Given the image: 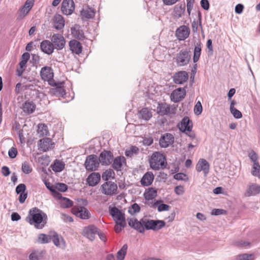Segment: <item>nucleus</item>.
Segmentation results:
<instances>
[{
    "label": "nucleus",
    "instance_id": "nucleus-47",
    "mask_svg": "<svg viewBox=\"0 0 260 260\" xmlns=\"http://www.w3.org/2000/svg\"><path fill=\"white\" fill-rule=\"evenodd\" d=\"M22 171L26 174H29L32 171V169L27 162H24L22 164Z\"/></svg>",
    "mask_w": 260,
    "mask_h": 260
},
{
    "label": "nucleus",
    "instance_id": "nucleus-28",
    "mask_svg": "<svg viewBox=\"0 0 260 260\" xmlns=\"http://www.w3.org/2000/svg\"><path fill=\"white\" fill-rule=\"evenodd\" d=\"M69 46L73 53L79 54L82 50L81 44L76 40H72L69 42Z\"/></svg>",
    "mask_w": 260,
    "mask_h": 260
},
{
    "label": "nucleus",
    "instance_id": "nucleus-8",
    "mask_svg": "<svg viewBox=\"0 0 260 260\" xmlns=\"http://www.w3.org/2000/svg\"><path fill=\"white\" fill-rule=\"evenodd\" d=\"M102 192L107 196H113L117 193V185L112 181H107L103 183L102 186Z\"/></svg>",
    "mask_w": 260,
    "mask_h": 260
},
{
    "label": "nucleus",
    "instance_id": "nucleus-11",
    "mask_svg": "<svg viewBox=\"0 0 260 260\" xmlns=\"http://www.w3.org/2000/svg\"><path fill=\"white\" fill-rule=\"evenodd\" d=\"M61 10L63 14L71 15L75 10V3L73 0H63Z\"/></svg>",
    "mask_w": 260,
    "mask_h": 260
},
{
    "label": "nucleus",
    "instance_id": "nucleus-29",
    "mask_svg": "<svg viewBox=\"0 0 260 260\" xmlns=\"http://www.w3.org/2000/svg\"><path fill=\"white\" fill-rule=\"evenodd\" d=\"M94 10L88 6H84L80 13V16L82 19L91 18L94 17Z\"/></svg>",
    "mask_w": 260,
    "mask_h": 260
},
{
    "label": "nucleus",
    "instance_id": "nucleus-5",
    "mask_svg": "<svg viewBox=\"0 0 260 260\" xmlns=\"http://www.w3.org/2000/svg\"><path fill=\"white\" fill-rule=\"evenodd\" d=\"M109 212L117 224L121 227H125L126 222L124 214L116 207H109Z\"/></svg>",
    "mask_w": 260,
    "mask_h": 260
},
{
    "label": "nucleus",
    "instance_id": "nucleus-3",
    "mask_svg": "<svg viewBox=\"0 0 260 260\" xmlns=\"http://www.w3.org/2000/svg\"><path fill=\"white\" fill-rule=\"evenodd\" d=\"M150 168L154 170H159L166 168L167 161L165 156L159 152L152 153L149 160Z\"/></svg>",
    "mask_w": 260,
    "mask_h": 260
},
{
    "label": "nucleus",
    "instance_id": "nucleus-23",
    "mask_svg": "<svg viewBox=\"0 0 260 260\" xmlns=\"http://www.w3.org/2000/svg\"><path fill=\"white\" fill-rule=\"evenodd\" d=\"M174 137L170 133H166L162 136L159 139V145L161 147L166 148L174 142Z\"/></svg>",
    "mask_w": 260,
    "mask_h": 260
},
{
    "label": "nucleus",
    "instance_id": "nucleus-36",
    "mask_svg": "<svg viewBox=\"0 0 260 260\" xmlns=\"http://www.w3.org/2000/svg\"><path fill=\"white\" fill-rule=\"evenodd\" d=\"M201 42H199L196 44L194 49L193 57V60L194 62H196L199 60L201 55Z\"/></svg>",
    "mask_w": 260,
    "mask_h": 260
},
{
    "label": "nucleus",
    "instance_id": "nucleus-24",
    "mask_svg": "<svg viewBox=\"0 0 260 260\" xmlns=\"http://www.w3.org/2000/svg\"><path fill=\"white\" fill-rule=\"evenodd\" d=\"M101 180V175L98 172H93L89 174L86 179V182L90 186L97 185Z\"/></svg>",
    "mask_w": 260,
    "mask_h": 260
},
{
    "label": "nucleus",
    "instance_id": "nucleus-30",
    "mask_svg": "<svg viewBox=\"0 0 260 260\" xmlns=\"http://www.w3.org/2000/svg\"><path fill=\"white\" fill-rule=\"evenodd\" d=\"M154 180V175L151 172L146 173L141 180V183L144 186L151 185Z\"/></svg>",
    "mask_w": 260,
    "mask_h": 260
},
{
    "label": "nucleus",
    "instance_id": "nucleus-16",
    "mask_svg": "<svg viewBox=\"0 0 260 260\" xmlns=\"http://www.w3.org/2000/svg\"><path fill=\"white\" fill-rule=\"evenodd\" d=\"M39 149L46 152L54 147V143L50 138H46L40 139L38 142Z\"/></svg>",
    "mask_w": 260,
    "mask_h": 260
},
{
    "label": "nucleus",
    "instance_id": "nucleus-22",
    "mask_svg": "<svg viewBox=\"0 0 260 260\" xmlns=\"http://www.w3.org/2000/svg\"><path fill=\"white\" fill-rule=\"evenodd\" d=\"M173 78V81L176 84H182L187 81L188 74L186 71H179L174 74Z\"/></svg>",
    "mask_w": 260,
    "mask_h": 260
},
{
    "label": "nucleus",
    "instance_id": "nucleus-62",
    "mask_svg": "<svg viewBox=\"0 0 260 260\" xmlns=\"http://www.w3.org/2000/svg\"><path fill=\"white\" fill-rule=\"evenodd\" d=\"M201 5L205 10H208L209 8V3L208 0H201Z\"/></svg>",
    "mask_w": 260,
    "mask_h": 260
},
{
    "label": "nucleus",
    "instance_id": "nucleus-58",
    "mask_svg": "<svg viewBox=\"0 0 260 260\" xmlns=\"http://www.w3.org/2000/svg\"><path fill=\"white\" fill-rule=\"evenodd\" d=\"M170 209V206L165 204H161L157 206V210L159 212H162L164 211H168Z\"/></svg>",
    "mask_w": 260,
    "mask_h": 260
},
{
    "label": "nucleus",
    "instance_id": "nucleus-12",
    "mask_svg": "<svg viewBox=\"0 0 260 260\" xmlns=\"http://www.w3.org/2000/svg\"><path fill=\"white\" fill-rule=\"evenodd\" d=\"M186 90L184 88H178L174 90L171 94L172 101L177 103L183 99L186 95Z\"/></svg>",
    "mask_w": 260,
    "mask_h": 260
},
{
    "label": "nucleus",
    "instance_id": "nucleus-49",
    "mask_svg": "<svg viewBox=\"0 0 260 260\" xmlns=\"http://www.w3.org/2000/svg\"><path fill=\"white\" fill-rule=\"evenodd\" d=\"M55 188L57 190L64 192L68 189V186L64 183H57L55 186Z\"/></svg>",
    "mask_w": 260,
    "mask_h": 260
},
{
    "label": "nucleus",
    "instance_id": "nucleus-42",
    "mask_svg": "<svg viewBox=\"0 0 260 260\" xmlns=\"http://www.w3.org/2000/svg\"><path fill=\"white\" fill-rule=\"evenodd\" d=\"M115 173L112 169H108L103 172L102 177L105 181H108L110 179L114 178Z\"/></svg>",
    "mask_w": 260,
    "mask_h": 260
},
{
    "label": "nucleus",
    "instance_id": "nucleus-57",
    "mask_svg": "<svg viewBox=\"0 0 260 260\" xmlns=\"http://www.w3.org/2000/svg\"><path fill=\"white\" fill-rule=\"evenodd\" d=\"M54 93L57 95L63 96L65 94V90L62 87H57L53 89Z\"/></svg>",
    "mask_w": 260,
    "mask_h": 260
},
{
    "label": "nucleus",
    "instance_id": "nucleus-53",
    "mask_svg": "<svg viewBox=\"0 0 260 260\" xmlns=\"http://www.w3.org/2000/svg\"><path fill=\"white\" fill-rule=\"evenodd\" d=\"M18 154L17 150L15 147H12L8 151V155L11 158H14Z\"/></svg>",
    "mask_w": 260,
    "mask_h": 260
},
{
    "label": "nucleus",
    "instance_id": "nucleus-60",
    "mask_svg": "<svg viewBox=\"0 0 260 260\" xmlns=\"http://www.w3.org/2000/svg\"><path fill=\"white\" fill-rule=\"evenodd\" d=\"M175 192L178 195H182L184 192V187L182 186H177L175 188Z\"/></svg>",
    "mask_w": 260,
    "mask_h": 260
},
{
    "label": "nucleus",
    "instance_id": "nucleus-33",
    "mask_svg": "<svg viewBox=\"0 0 260 260\" xmlns=\"http://www.w3.org/2000/svg\"><path fill=\"white\" fill-rule=\"evenodd\" d=\"M22 109L24 113L31 114L35 111L36 105L32 101H26L23 104Z\"/></svg>",
    "mask_w": 260,
    "mask_h": 260
},
{
    "label": "nucleus",
    "instance_id": "nucleus-9",
    "mask_svg": "<svg viewBox=\"0 0 260 260\" xmlns=\"http://www.w3.org/2000/svg\"><path fill=\"white\" fill-rule=\"evenodd\" d=\"M190 58V56L187 51L181 50L177 54L175 59L178 66H184L189 62Z\"/></svg>",
    "mask_w": 260,
    "mask_h": 260
},
{
    "label": "nucleus",
    "instance_id": "nucleus-1",
    "mask_svg": "<svg viewBox=\"0 0 260 260\" xmlns=\"http://www.w3.org/2000/svg\"><path fill=\"white\" fill-rule=\"evenodd\" d=\"M127 220L129 226L140 233H144L146 230L158 231L166 225L163 220H153L146 216L140 220L135 218L128 219Z\"/></svg>",
    "mask_w": 260,
    "mask_h": 260
},
{
    "label": "nucleus",
    "instance_id": "nucleus-17",
    "mask_svg": "<svg viewBox=\"0 0 260 260\" xmlns=\"http://www.w3.org/2000/svg\"><path fill=\"white\" fill-rule=\"evenodd\" d=\"M113 157L111 151L104 150L100 153L99 160L102 165L108 166L111 164Z\"/></svg>",
    "mask_w": 260,
    "mask_h": 260
},
{
    "label": "nucleus",
    "instance_id": "nucleus-35",
    "mask_svg": "<svg viewBox=\"0 0 260 260\" xmlns=\"http://www.w3.org/2000/svg\"><path fill=\"white\" fill-rule=\"evenodd\" d=\"M145 200H152L156 196V190L154 188H149L145 191L144 194Z\"/></svg>",
    "mask_w": 260,
    "mask_h": 260
},
{
    "label": "nucleus",
    "instance_id": "nucleus-55",
    "mask_svg": "<svg viewBox=\"0 0 260 260\" xmlns=\"http://www.w3.org/2000/svg\"><path fill=\"white\" fill-rule=\"evenodd\" d=\"M160 202V201H156L153 202L152 201H147L146 200L145 204L147 205L151 208H155L158 205V204Z\"/></svg>",
    "mask_w": 260,
    "mask_h": 260
},
{
    "label": "nucleus",
    "instance_id": "nucleus-32",
    "mask_svg": "<svg viewBox=\"0 0 260 260\" xmlns=\"http://www.w3.org/2000/svg\"><path fill=\"white\" fill-rule=\"evenodd\" d=\"M71 33L75 38L79 40L83 39L84 38L83 30L78 25H76L73 27L71 28Z\"/></svg>",
    "mask_w": 260,
    "mask_h": 260
},
{
    "label": "nucleus",
    "instance_id": "nucleus-45",
    "mask_svg": "<svg viewBox=\"0 0 260 260\" xmlns=\"http://www.w3.org/2000/svg\"><path fill=\"white\" fill-rule=\"evenodd\" d=\"M140 210V207L139 205L137 203H134L131 207H129L128 209V212L131 214L134 215L137 213L139 212Z\"/></svg>",
    "mask_w": 260,
    "mask_h": 260
},
{
    "label": "nucleus",
    "instance_id": "nucleus-50",
    "mask_svg": "<svg viewBox=\"0 0 260 260\" xmlns=\"http://www.w3.org/2000/svg\"><path fill=\"white\" fill-rule=\"evenodd\" d=\"M235 245L238 247H246L250 245V243L243 240H238L235 243Z\"/></svg>",
    "mask_w": 260,
    "mask_h": 260
},
{
    "label": "nucleus",
    "instance_id": "nucleus-6",
    "mask_svg": "<svg viewBox=\"0 0 260 260\" xmlns=\"http://www.w3.org/2000/svg\"><path fill=\"white\" fill-rule=\"evenodd\" d=\"M99 165L100 161L98 156L94 154L87 156L84 162L85 168L88 171L96 170Z\"/></svg>",
    "mask_w": 260,
    "mask_h": 260
},
{
    "label": "nucleus",
    "instance_id": "nucleus-39",
    "mask_svg": "<svg viewBox=\"0 0 260 260\" xmlns=\"http://www.w3.org/2000/svg\"><path fill=\"white\" fill-rule=\"evenodd\" d=\"M127 249V245L126 244H124L122 246L121 248L117 252L116 255L117 260H123L126 254Z\"/></svg>",
    "mask_w": 260,
    "mask_h": 260
},
{
    "label": "nucleus",
    "instance_id": "nucleus-18",
    "mask_svg": "<svg viewBox=\"0 0 260 260\" xmlns=\"http://www.w3.org/2000/svg\"><path fill=\"white\" fill-rule=\"evenodd\" d=\"M99 229L95 226L91 225L85 227L83 231V235L90 241L94 240L95 235L98 233Z\"/></svg>",
    "mask_w": 260,
    "mask_h": 260
},
{
    "label": "nucleus",
    "instance_id": "nucleus-10",
    "mask_svg": "<svg viewBox=\"0 0 260 260\" xmlns=\"http://www.w3.org/2000/svg\"><path fill=\"white\" fill-rule=\"evenodd\" d=\"M34 0H26L24 5L19 10L18 19H23L30 11L34 5Z\"/></svg>",
    "mask_w": 260,
    "mask_h": 260
},
{
    "label": "nucleus",
    "instance_id": "nucleus-44",
    "mask_svg": "<svg viewBox=\"0 0 260 260\" xmlns=\"http://www.w3.org/2000/svg\"><path fill=\"white\" fill-rule=\"evenodd\" d=\"M251 174L260 179V165L258 162H254L252 165Z\"/></svg>",
    "mask_w": 260,
    "mask_h": 260
},
{
    "label": "nucleus",
    "instance_id": "nucleus-2",
    "mask_svg": "<svg viewBox=\"0 0 260 260\" xmlns=\"http://www.w3.org/2000/svg\"><path fill=\"white\" fill-rule=\"evenodd\" d=\"M29 223L34 225L37 229H42L45 224V222L43 221V216L45 214L40 210L35 208L29 211Z\"/></svg>",
    "mask_w": 260,
    "mask_h": 260
},
{
    "label": "nucleus",
    "instance_id": "nucleus-38",
    "mask_svg": "<svg viewBox=\"0 0 260 260\" xmlns=\"http://www.w3.org/2000/svg\"><path fill=\"white\" fill-rule=\"evenodd\" d=\"M59 204L61 207L68 208L73 206V202L68 198L62 197L59 200Z\"/></svg>",
    "mask_w": 260,
    "mask_h": 260
},
{
    "label": "nucleus",
    "instance_id": "nucleus-37",
    "mask_svg": "<svg viewBox=\"0 0 260 260\" xmlns=\"http://www.w3.org/2000/svg\"><path fill=\"white\" fill-rule=\"evenodd\" d=\"M141 117L145 120H148L152 117V113L148 108H143L139 112Z\"/></svg>",
    "mask_w": 260,
    "mask_h": 260
},
{
    "label": "nucleus",
    "instance_id": "nucleus-25",
    "mask_svg": "<svg viewBox=\"0 0 260 260\" xmlns=\"http://www.w3.org/2000/svg\"><path fill=\"white\" fill-rule=\"evenodd\" d=\"M40 47L43 52L48 55L52 54L54 49L52 42L49 40L43 41L41 43Z\"/></svg>",
    "mask_w": 260,
    "mask_h": 260
},
{
    "label": "nucleus",
    "instance_id": "nucleus-13",
    "mask_svg": "<svg viewBox=\"0 0 260 260\" xmlns=\"http://www.w3.org/2000/svg\"><path fill=\"white\" fill-rule=\"evenodd\" d=\"M51 41L54 45V48L57 50H61L65 46V39L60 34H54L52 36Z\"/></svg>",
    "mask_w": 260,
    "mask_h": 260
},
{
    "label": "nucleus",
    "instance_id": "nucleus-14",
    "mask_svg": "<svg viewBox=\"0 0 260 260\" xmlns=\"http://www.w3.org/2000/svg\"><path fill=\"white\" fill-rule=\"evenodd\" d=\"M72 211L74 215L81 219H87L90 217L89 212L84 207H74Z\"/></svg>",
    "mask_w": 260,
    "mask_h": 260
},
{
    "label": "nucleus",
    "instance_id": "nucleus-4",
    "mask_svg": "<svg viewBox=\"0 0 260 260\" xmlns=\"http://www.w3.org/2000/svg\"><path fill=\"white\" fill-rule=\"evenodd\" d=\"M41 79L48 82L51 86H56V84L53 80L54 73L52 68L50 67L45 66L40 71Z\"/></svg>",
    "mask_w": 260,
    "mask_h": 260
},
{
    "label": "nucleus",
    "instance_id": "nucleus-52",
    "mask_svg": "<svg viewBox=\"0 0 260 260\" xmlns=\"http://www.w3.org/2000/svg\"><path fill=\"white\" fill-rule=\"evenodd\" d=\"M230 111L235 118L240 119L242 117L241 112L236 108L233 109V110H231Z\"/></svg>",
    "mask_w": 260,
    "mask_h": 260
},
{
    "label": "nucleus",
    "instance_id": "nucleus-43",
    "mask_svg": "<svg viewBox=\"0 0 260 260\" xmlns=\"http://www.w3.org/2000/svg\"><path fill=\"white\" fill-rule=\"evenodd\" d=\"M52 234L46 235L44 234H41L38 236V241L41 244L47 243L51 240Z\"/></svg>",
    "mask_w": 260,
    "mask_h": 260
},
{
    "label": "nucleus",
    "instance_id": "nucleus-34",
    "mask_svg": "<svg viewBox=\"0 0 260 260\" xmlns=\"http://www.w3.org/2000/svg\"><path fill=\"white\" fill-rule=\"evenodd\" d=\"M124 162L125 158L123 156L117 157L113 160L112 167L115 170L120 171Z\"/></svg>",
    "mask_w": 260,
    "mask_h": 260
},
{
    "label": "nucleus",
    "instance_id": "nucleus-46",
    "mask_svg": "<svg viewBox=\"0 0 260 260\" xmlns=\"http://www.w3.org/2000/svg\"><path fill=\"white\" fill-rule=\"evenodd\" d=\"M236 260H254L252 254H242L237 256Z\"/></svg>",
    "mask_w": 260,
    "mask_h": 260
},
{
    "label": "nucleus",
    "instance_id": "nucleus-40",
    "mask_svg": "<svg viewBox=\"0 0 260 260\" xmlns=\"http://www.w3.org/2000/svg\"><path fill=\"white\" fill-rule=\"evenodd\" d=\"M52 169L55 172L62 171L64 168V164L61 161L56 160L51 166Z\"/></svg>",
    "mask_w": 260,
    "mask_h": 260
},
{
    "label": "nucleus",
    "instance_id": "nucleus-19",
    "mask_svg": "<svg viewBox=\"0 0 260 260\" xmlns=\"http://www.w3.org/2000/svg\"><path fill=\"white\" fill-rule=\"evenodd\" d=\"M179 129L182 132L188 134L187 132L191 131L192 127V124L189 118L185 116L178 125Z\"/></svg>",
    "mask_w": 260,
    "mask_h": 260
},
{
    "label": "nucleus",
    "instance_id": "nucleus-51",
    "mask_svg": "<svg viewBox=\"0 0 260 260\" xmlns=\"http://www.w3.org/2000/svg\"><path fill=\"white\" fill-rule=\"evenodd\" d=\"M248 156L249 157V158L251 160V161L253 162V164L254 162H258V161H257L258 156H257V154L253 150H251L249 152Z\"/></svg>",
    "mask_w": 260,
    "mask_h": 260
},
{
    "label": "nucleus",
    "instance_id": "nucleus-31",
    "mask_svg": "<svg viewBox=\"0 0 260 260\" xmlns=\"http://www.w3.org/2000/svg\"><path fill=\"white\" fill-rule=\"evenodd\" d=\"M51 240L54 245L60 248L64 249L66 247V243L62 237H59L55 233L53 232L51 237Z\"/></svg>",
    "mask_w": 260,
    "mask_h": 260
},
{
    "label": "nucleus",
    "instance_id": "nucleus-26",
    "mask_svg": "<svg viewBox=\"0 0 260 260\" xmlns=\"http://www.w3.org/2000/svg\"><path fill=\"white\" fill-rule=\"evenodd\" d=\"M185 11V4H178L176 5L173 9L172 16L174 19H179L183 15Z\"/></svg>",
    "mask_w": 260,
    "mask_h": 260
},
{
    "label": "nucleus",
    "instance_id": "nucleus-54",
    "mask_svg": "<svg viewBox=\"0 0 260 260\" xmlns=\"http://www.w3.org/2000/svg\"><path fill=\"white\" fill-rule=\"evenodd\" d=\"M26 190V186L23 183L19 184L16 188V192L20 194L24 192Z\"/></svg>",
    "mask_w": 260,
    "mask_h": 260
},
{
    "label": "nucleus",
    "instance_id": "nucleus-64",
    "mask_svg": "<svg viewBox=\"0 0 260 260\" xmlns=\"http://www.w3.org/2000/svg\"><path fill=\"white\" fill-rule=\"evenodd\" d=\"M40 258V255L36 252H32L29 256L30 260H38Z\"/></svg>",
    "mask_w": 260,
    "mask_h": 260
},
{
    "label": "nucleus",
    "instance_id": "nucleus-7",
    "mask_svg": "<svg viewBox=\"0 0 260 260\" xmlns=\"http://www.w3.org/2000/svg\"><path fill=\"white\" fill-rule=\"evenodd\" d=\"M176 108L166 104L161 103L157 107V112L160 115H168L170 117L176 114Z\"/></svg>",
    "mask_w": 260,
    "mask_h": 260
},
{
    "label": "nucleus",
    "instance_id": "nucleus-27",
    "mask_svg": "<svg viewBox=\"0 0 260 260\" xmlns=\"http://www.w3.org/2000/svg\"><path fill=\"white\" fill-rule=\"evenodd\" d=\"M53 23L54 28L57 30L62 29L64 26V20L63 17L58 14H56L53 19Z\"/></svg>",
    "mask_w": 260,
    "mask_h": 260
},
{
    "label": "nucleus",
    "instance_id": "nucleus-56",
    "mask_svg": "<svg viewBox=\"0 0 260 260\" xmlns=\"http://www.w3.org/2000/svg\"><path fill=\"white\" fill-rule=\"evenodd\" d=\"M226 211L221 209H214L211 211V214L213 215H219L226 213Z\"/></svg>",
    "mask_w": 260,
    "mask_h": 260
},
{
    "label": "nucleus",
    "instance_id": "nucleus-20",
    "mask_svg": "<svg viewBox=\"0 0 260 260\" xmlns=\"http://www.w3.org/2000/svg\"><path fill=\"white\" fill-rule=\"evenodd\" d=\"M260 192V185L253 183H250L248 184L247 189L245 192V197L254 196Z\"/></svg>",
    "mask_w": 260,
    "mask_h": 260
},
{
    "label": "nucleus",
    "instance_id": "nucleus-41",
    "mask_svg": "<svg viewBox=\"0 0 260 260\" xmlns=\"http://www.w3.org/2000/svg\"><path fill=\"white\" fill-rule=\"evenodd\" d=\"M38 133L40 136L43 137L49 135L48 127L45 124H39L38 125Z\"/></svg>",
    "mask_w": 260,
    "mask_h": 260
},
{
    "label": "nucleus",
    "instance_id": "nucleus-21",
    "mask_svg": "<svg viewBox=\"0 0 260 260\" xmlns=\"http://www.w3.org/2000/svg\"><path fill=\"white\" fill-rule=\"evenodd\" d=\"M210 169V165L208 162L204 158H201L199 160L196 165V170L198 172L203 171L204 176H206L209 173Z\"/></svg>",
    "mask_w": 260,
    "mask_h": 260
},
{
    "label": "nucleus",
    "instance_id": "nucleus-61",
    "mask_svg": "<svg viewBox=\"0 0 260 260\" xmlns=\"http://www.w3.org/2000/svg\"><path fill=\"white\" fill-rule=\"evenodd\" d=\"M1 172L2 174L5 177L9 176L10 174V171L9 168L7 166H3L2 168Z\"/></svg>",
    "mask_w": 260,
    "mask_h": 260
},
{
    "label": "nucleus",
    "instance_id": "nucleus-48",
    "mask_svg": "<svg viewBox=\"0 0 260 260\" xmlns=\"http://www.w3.org/2000/svg\"><path fill=\"white\" fill-rule=\"evenodd\" d=\"M202 106L200 102H198L194 107V112L196 115H200L202 112Z\"/></svg>",
    "mask_w": 260,
    "mask_h": 260
},
{
    "label": "nucleus",
    "instance_id": "nucleus-63",
    "mask_svg": "<svg viewBox=\"0 0 260 260\" xmlns=\"http://www.w3.org/2000/svg\"><path fill=\"white\" fill-rule=\"evenodd\" d=\"M243 9H244L243 5L241 4H239L238 5H237L235 7V12L237 14H240L243 12Z\"/></svg>",
    "mask_w": 260,
    "mask_h": 260
},
{
    "label": "nucleus",
    "instance_id": "nucleus-15",
    "mask_svg": "<svg viewBox=\"0 0 260 260\" xmlns=\"http://www.w3.org/2000/svg\"><path fill=\"white\" fill-rule=\"evenodd\" d=\"M190 34L189 28L184 25L179 27L176 30V37L180 41H184L187 39Z\"/></svg>",
    "mask_w": 260,
    "mask_h": 260
},
{
    "label": "nucleus",
    "instance_id": "nucleus-59",
    "mask_svg": "<svg viewBox=\"0 0 260 260\" xmlns=\"http://www.w3.org/2000/svg\"><path fill=\"white\" fill-rule=\"evenodd\" d=\"M60 215H61V218L64 222H73V219L72 217L67 214H66L64 213H61Z\"/></svg>",
    "mask_w": 260,
    "mask_h": 260
}]
</instances>
